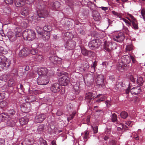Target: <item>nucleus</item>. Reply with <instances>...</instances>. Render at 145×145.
Wrapping results in <instances>:
<instances>
[{"label":"nucleus","mask_w":145,"mask_h":145,"mask_svg":"<svg viewBox=\"0 0 145 145\" xmlns=\"http://www.w3.org/2000/svg\"><path fill=\"white\" fill-rule=\"evenodd\" d=\"M37 52V51L34 49L30 50V53L32 55H35Z\"/></svg>","instance_id":"nucleus-40"},{"label":"nucleus","mask_w":145,"mask_h":145,"mask_svg":"<svg viewBox=\"0 0 145 145\" xmlns=\"http://www.w3.org/2000/svg\"><path fill=\"white\" fill-rule=\"evenodd\" d=\"M40 145H47L46 141L42 138L40 139Z\"/></svg>","instance_id":"nucleus-33"},{"label":"nucleus","mask_w":145,"mask_h":145,"mask_svg":"<svg viewBox=\"0 0 145 145\" xmlns=\"http://www.w3.org/2000/svg\"><path fill=\"white\" fill-rule=\"evenodd\" d=\"M110 79L112 81H114L115 80L114 77L113 76H111L109 77Z\"/></svg>","instance_id":"nucleus-57"},{"label":"nucleus","mask_w":145,"mask_h":145,"mask_svg":"<svg viewBox=\"0 0 145 145\" xmlns=\"http://www.w3.org/2000/svg\"><path fill=\"white\" fill-rule=\"evenodd\" d=\"M14 2L16 5L17 7H21L24 5V3L20 0H16Z\"/></svg>","instance_id":"nucleus-20"},{"label":"nucleus","mask_w":145,"mask_h":145,"mask_svg":"<svg viewBox=\"0 0 145 145\" xmlns=\"http://www.w3.org/2000/svg\"><path fill=\"white\" fill-rule=\"evenodd\" d=\"M44 125H41L38 127L37 129L39 132H41L42 131L44 130Z\"/></svg>","instance_id":"nucleus-31"},{"label":"nucleus","mask_w":145,"mask_h":145,"mask_svg":"<svg viewBox=\"0 0 145 145\" xmlns=\"http://www.w3.org/2000/svg\"><path fill=\"white\" fill-rule=\"evenodd\" d=\"M91 92H89L86 94L85 100L88 103H90L91 100H92L94 98L96 97L95 95V96Z\"/></svg>","instance_id":"nucleus-10"},{"label":"nucleus","mask_w":145,"mask_h":145,"mask_svg":"<svg viewBox=\"0 0 145 145\" xmlns=\"http://www.w3.org/2000/svg\"><path fill=\"white\" fill-rule=\"evenodd\" d=\"M101 9L105 11H106V10L108 9V8L106 7H101Z\"/></svg>","instance_id":"nucleus-61"},{"label":"nucleus","mask_w":145,"mask_h":145,"mask_svg":"<svg viewBox=\"0 0 145 145\" xmlns=\"http://www.w3.org/2000/svg\"><path fill=\"white\" fill-rule=\"evenodd\" d=\"M36 58H38L39 60H42V55L36 56Z\"/></svg>","instance_id":"nucleus-53"},{"label":"nucleus","mask_w":145,"mask_h":145,"mask_svg":"<svg viewBox=\"0 0 145 145\" xmlns=\"http://www.w3.org/2000/svg\"><path fill=\"white\" fill-rule=\"evenodd\" d=\"M124 30L127 33H128L129 31L128 28L127 27H124Z\"/></svg>","instance_id":"nucleus-63"},{"label":"nucleus","mask_w":145,"mask_h":145,"mask_svg":"<svg viewBox=\"0 0 145 145\" xmlns=\"http://www.w3.org/2000/svg\"><path fill=\"white\" fill-rule=\"evenodd\" d=\"M130 79L131 81L133 83H134L135 82V79L132 76H130Z\"/></svg>","instance_id":"nucleus-50"},{"label":"nucleus","mask_w":145,"mask_h":145,"mask_svg":"<svg viewBox=\"0 0 145 145\" xmlns=\"http://www.w3.org/2000/svg\"><path fill=\"white\" fill-rule=\"evenodd\" d=\"M127 15L130 17V18L131 19V22L132 23V27L135 29H138V27L136 19L131 14L128 13H127Z\"/></svg>","instance_id":"nucleus-11"},{"label":"nucleus","mask_w":145,"mask_h":145,"mask_svg":"<svg viewBox=\"0 0 145 145\" xmlns=\"http://www.w3.org/2000/svg\"><path fill=\"white\" fill-rule=\"evenodd\" d=\"M20 145H27L26 144V142L25 141V140L23 141L21 143Z\"/></svg>","instance_id":"nucleus-60"},{"label":"nucleus","mask_w":145,"mask_h":145,"mask_svg":"<svg viewBox=\"0 0 145 145\" xmlns=\"http://www.w3.org/2000/svg\"><path fill=\"white\" fill-rule=\"evenodd\" d=\"M105 103L108 107H109L111 105V102L110 101H106L105 102Z\"/></svg>","instance_id":"nucleus-44"},{"label":"nucleus","mask_w":145,"mask_h":145,"mask_svg":"<svg viewBox=\"0 0 145 145\" xmlns=\"http://www.w3.org/2000/svg\"><path fill=\"white\" fill-rule=\"evenodd\" d=\"M110 120L112 121L113 122L116 121L117 120V115L114 113L112 114L110 116Z\"/></svg>","instance_id":"nucleus-23"},{"label":"nucleus","mask_w":145,"mask_h":145,"mask_svg":"<svg viewBox=\"0 0 145 145\" xmlns=\"http://www.w3.org/2000/svg\"><path fill=\"white\" fill-rule=\"evenodd\" d=\"M5 114H3V113L1 114L0 115V117H1L2 118V119H3L5 118Z\"/></svg>","instance_id":"nucleus-56"},{"label":"nucleus","mask_w":145,"mask_h":145,"mask_svg":"<svg viewBox=\"0 0 145 145\" xmlns=\"http://www.w3.org/2000/svg\"><path fill=\"white\" fill-rule=\"evenodd\" d=\"M99 41V40L97 39L91 40L89 43V47L91 49L97 48L101 44L100 42H98Z\"/></svg>","instance_id":"nucleus-6"},{"label":"nucleus","mask_w":145,"mask_h":145,"mask_svg":"<svg viewBox=\"0 0 145 145\" xmlns=\"http://www.w3.org/2000/svg\"><path fill=\"white\" fill-rule=\"evenodd\" d=\"M29 53V51L27 48H24L20 51L19 53V56L23 57L27 56Z\"/></svg>","instance_id":"nucleus-14"},{"label":"nucleus","mask_w":145,"mask_h":145,"mask_svg":"<svg viewBox=\"0 0 145 145\" xmlns=\"http://www.w3.org/2000/svg\"><path fill=\"white\" fill-rule=\"evenodd\" d=\"M127 64H118L117 66V69L121 72H123L127 70Z\"/></svg>","instance_id":"nucleus-16"},{"label":"nucleus","mask_w":145,"mask_h":145,"mask_svg":"<svg viewBox=\"0 0 145 145\" xmlns=\"http://www.w3.org/2000/svg\"><path fill=\"white\" fill-rule=\"evenodd\" d=\"M132 122L131 121H127L126 122V123L128 125H130L132 123Z\"/></svg>","instance_id":"nucleus-59"},{"label":"nucleus","mask_w":145,"mask_h":145,"mask_svg":"<svg viewBox=\"0 0 145 145\" xmlns=\"http://www.w3.org/2000/svg\"><path fill=\"white\" fill-rule=\"evenodd\" d=\"M133 46L131 45H129L127 46L126 50L127 51H131L133 49Z\"/></svg>","instance_id":"nucleus-36"},{"label":"nucleus","mask_w":145,"mask_h":145,"mask_svg":"<svg viewBox=\"0 0 145 145\" xmlns=\"http://www.w3.org/2000/svg\"><path fill=\"white\" fill-rule=\"evenodd\" d=\"M96 82L97 84L99 86L102 88L105 87V84L104 82V76L102 74H97L96 75Z\"/></svg>","instance_id":"nucleus-3"},{"label":"nucleus","mask_w":145,"mask_h":145,"mask_svg":"<svg viewBox=\"0 0 145 145\" xmlns=\"http://www.w3.org/2000/svg\"><path fill=\"white\" fill-rule=\"evenodd\" d=\"M105 98L104 97H101L98 100L96 101V102H100L101 101H103L104 100Z\"/></svg>","instance_id":"nucleus-51"},{"label":"nucleus","mask_w":145,"mask_h":145,"mask_svg":"<svg viewBox=\"0 0 145 145\" xmlns=\"http://www.w3.org/2000/svg\"><path fill=\"white\" fill-rule=\"evenodd\" d=\"M63 114L62 110L60 109L58 110L56 113V114L58 116H61Z\"/></svg>","instance_id":"nucleus-39"},{"label":"nucleus","mask_w":145,"mask_h":145,"mask_svg":"<svg viewBox=\"0 0 145 145\" xmlns=\"http://www.w3.org/2000/svg\"><path fill=\"white\" fill-rule=\"evenodd\" d=\"M15 113V111L13 110H11L8 111V114L12 115H14Z\"/></svg>","instance_id":"nucleus-46"},{"label":"nucleus","mask_w":145,"mask_h":145,"mask_svg":"<svg viewBox=\"0 0 145 145\" xmlns=\"http://www.w3.org/2000/svg\"><path fill=\"white\" fill-rule=\"evenodd\" d=\"M52 145H56V142L54 140H53L52 142Z\"/></svg>","instance_id":"nucleus-64"},{"label":"nucleus","mask_w":145,"mask_h":145,"mask_svg":"<svg viewBox=\"0 0 145 145\" xmlns=\"http://www.w3.org/2000/svg\"><path fill=\"white\" fill-rule=\"evenodd\" d=\"M24 140L27 145H31L34 143V140L33 138L26 139Z\"/></svg>","instance_id":"nucleus-21"},{"label":"nucleus","mask_w":145,"mask_h":145,"mask_svg":"<svg viewBox=\"0 0 145 145\" xmlns=\"http://www.w3.org/2000/svg\"><path fill=\"white\" fill-rule=\"evenodd\" d=\"M21 14L25 16L28 14V12L25 8H23L22 10Z\"/></svg>","instance_id":"nucleus-35"},{"label":"nucleus","mask_w":145,"mask_h":145,"mask_svg":"<svg viewBox=\"0 0 145 145\" xmlns=\"http://www.w3.org/2000/svg\"><path fill=\"white\" fill-rule=\"evenodd\" d=\"M22 36L25 40H32L35 38V35L34 31L31 29H27L24 31Z\"/></svg>","instance_id":"nucleus-1"},{"label":"nucleus","mask_w":145,"mask_h":145,"mask_svg":"<svg viewBox=\"0 0 145 145\" xmlns=\"http://www.w3.org/2000/svg\"><path fill=\"white\" fill-rule=\"evenodd\" d=\"M47 69L45 67H42L38 70V73L39 76L46 75L48 72Z\"/></svg>","instance_id":"nucleus-15"},{"label":"nucleus","mask_w":145,"mask_h":145,"mask_svg":"<svg viewBox=\"0 0 145 145\" xmlns=\"http://www.w3.org/2000/svg\"><path fill=\"white\" fill-rule=\"evenodd\" d=\"M49 82V80L46 76H43L40 78L39 76L37 79V82L39 85H45L47 84Z\"/></svg>","instance_id":"nucleus-4"},{"label":"nucleus","mask_w":145,"mask_h":145,"mask_svg":"<svg viewBox=\"0 0 145 145\" xmlns=\"http://www.w3.org/2000/svg\"><path fill=\"white\" fill-rule=\"evenodd\" d=\"M46 118V116L44 114H37L35 117L34 122L36 123H41Z\"/></svg>","instance_id":"nucleus-7"},{"label":"nucleus","mask_w":145,"mask_h":145,"mask_svg":"<svg viewBox=\"0 0 145 145\" xmlns=\"http://www.w3.org/2000/svg\"><path fill=\"white\" fill-rule=\"evenodd\" d=\"M115 142L114 140H111L108 143V145H115Z\"/></svg>","instance_id":"nucleus-48"},{"label":"nucleus","mask_w":145,"mask_h":145,"mask_svg":"<svg viewBox=\"0 0 145 145\" xmlns=\"http://www.w3.org/2000/svg\"><path fill=\"white\" fill-rule=\"evenodd\" d=\"M141 91V88L140 86H137L133 87L131 88L130 91L132 95H135L139 94Z\"/></svg>","instance_id":"nucleus-12"},{"label":"nucleus","mask_w":145,"mask_h":145,"mask_svg":"<svg viewBox=\"0 0 145 145\" xmlns=\"http://www.w3.org/2000/svg\"><path fill=\"white\" fill-rule=\"evenodd\" d=\"M16 36L14 35H8V38L11 41H13L15 40L16 39Z\"/></svg>","instance_id":"nucleus-26"},{"label":"nucleus","mask_w":145,"mask_h":145,"mask_svg":"<svg viewBox=\"0 0 145 145\" xmlns=\"http://www.w3.org/2000/svg\"><path fill=\"white\" fill-rule=\"evenodd\" d=\"M97 65V64H92L91 65V70L92 72H94L95 71V68Z\"/></svg>","instance_id":"nucleus-42"},{"label":"nucleus","mask_w":145,"mask_h":145,"mask_svg":"<svg viewBox=\"0 0 145 145\" xmlns=\"http://www.w3.org/2000/svg\"><path fill=\"white\" fill-rule=\"evenodd\" d=\"M93 129V132L94 133H97L98 132V127L96 126L93 127L92 126Z\"/></svg>","instance_id":"nucleus-41"},{"label":"nucleus","mask_w":145,"mask_h":145,"mask_svg":"<svg viewBox=\"0 0 145 145\" xmlns=\"http://www.w3.org/2000/svg\"><path fill=\"white\" fill-rule=\"evenodd\" d=\"M122 58V59H126V60H124V61H122V63H130L129 62L127 61L128 60V59H130V58L128 56L125 55L123 56Z\"/></svg>","instance_id":"nucleus-27"},{"label":"nucleus","mask_w":145,"mask_h":145,"mask_svg":"<svg viewBox=\"0 0 145 145\" xmlns=\"http://www.w3.org/2000/svg\"><path fill=\"white\" fill-rule=\"evenodd\" d=\"M144 82L143 78L141 77L138 78L137 80V83L139 85L142 86Z\"/></svg>","instance_id":"nucleus-24"},{"label":"nucleus","mask_w":145,"mask_h":145,"mask_svg":"<svg viewBox=\"0 0 145 145\" xmlns=\"http://www.w3.org/2000/svg\"><path fill=\"white\" fill-rule=\"evenodd\" d=\"M28 121V118L25 117H22L19 120L20 123L21 125L26 124L27 123Z\"/></svg>","instance_id":"nucleus-17"},{"label":"nucleus","mask_w":145,"mask_h":145,"mask_svg":"<svg viewBox=\"0 0 145 145\" xmlns=\"http://www.w3.org/2000/svg\"><path fill=\"white\" fill-rule=\"evenodd\" d=\"M17 32L15 34V36L16 37H18L21 36L22 35V31H21V30L17 28Z\"/></svg>","instance_id":"nucleus-30"},{"label":"nucleus","mask_w":145,"mask_h":145,"mask_svg":"<svg viewBox=\"0 0 145 145\" xmlns=\"http://www.w3.org/2000/svg\"><path fill=\"white\" fill-rule=\"evenodd\" d=\"M72 105L71 103L68 104L67 106V109L68 110H69L72 108Z\"/></svg>","instance_id":"nucleus-43"},{"label":"nucleus","mask_w":145,"mask_h":145,"mask_svg":"<svg viewBox=\"0 0 145 145\" xmlns=\"http://www.w3.org/2000/svg\"><path fill=\"white\" fill-rule=\"evenodd\" d=\"M112 44L111 43L106 42L105 44L104 49L108 51H110L112 49Z\"/></svg>","instance_id":"nucleus-18"},{"label":"nucleus","mask_w":145,"mask_h":145,"mask_svg":"<svg viewBox=\"0 0 145 145\" xmlns=\"http://www.w3.org/2000/svg\"><path fill=\"white\" fill-rule=\"evenodd\" d=\"M84 133V138L87 139L89 138V133L88 131H85Z\"/></svg>","instance_id":"nucleus-38"},{"label":"nucleus","mask_w":145,"mask_h":145,"mask_svg":"<svg viewBox=\"0 0 145 145\" xmlns=\"http://www.w3.org/2000/svg\"><path fill=\"white\" fill-rule=\"evenodd\" d=\"M81 53L84 56H86L88 55L89 52L88 51L84 48H81Z\"/></svg>","instance_id":"nucleus-28"},{"label":"nucleus","mask_w":145,"mask_h":145,"mask_svg":"<svg viewBox=\"0 0 145 145\" xmlns=\"http://www.w3.org/2000/svg\"><path fill=\"white\" fill-rule=\"evenodd\" d=\"M5 140L3 139L0 138V145H4Z\"/></svg>","instance_id":"nucleus-49"},{"label":"nucleus","mask_w":145,"mask_h":145,"mask_svg":"<svg viewBox=\"0 0 145 145\" xmlns=\"http://www.w3.org/2000/svg\"><path fill=\"white\" fill-rule=\"evenodd\" d=\"M60 86L59 84L57 83L52 85L51 87V90L53 92L56 93L59 92L60 90Z\"/></svg>","instance_id":"nucleus-13"},{"label":"nucleus","mask_w":145,"mask_h":145,"mask_svg":"<svg viewBox=\"0 0 145 145\" xmlns=\"http://www.w3.org/2000/svg\"><path fill=\"white\" fill-rule=\"evenodd\" d=\"M141 16V18H142L144 20H145V9L143 8L140 11Z\"/></svg>","instance_id":"nucleus-29"},{"label":"nucleus","mask_w":145,"mask_h":145,"mask_svg":"<svg viewBox=\"0 0 145 145\" xmlns=\"http://www.w3.org/2000/svg\"><path fill=\"white\" fill-rule=\"evenodd\" d=\"M131 58L132 60L133 63H135L136 62L135 59L132 56H131Z\"/></svg>","instance_id":"nucleus-58"},{"label":"nucleus","mask_w":145,"mask_h":145,"mask_svg":"<svg viewBox=\"0 0 145 145\" xmlns=\"http://www.w3.org/2000/svg\"><path fill=\"white\" fill-rule=\"evenodd\" d=\"M60 5V3L58 1H56L51 4V6L53 9H56L59 8Z\"/></svg>","instance_id":"nucleus-19"},{"label":"nucleus","mask_w":145,"mask_h":145,"mask_svg":"<svg viewBox=\"0 0 145 145\" xmlns=\"http://www.w3.org/2000/svg\"><path fill=\"white\" fill-rule=\"evenodd\" d=\"M48 27L46 25L44 26L43 27V30L40 28L37 29L38 34L40 35L39 36L42 37L44 39V38L48 39L50 36V33Z\"/></svg>","instance_id":"nucleus-2"},{"label":"nucleus","mask_w":145,"mask_h":145,"mask_svg":"<svg viewBox=\"0 0 145 145\" xmlns=\"http://www.w3.org/2000/svg\"><path fill=\"white\" fill-rule=\"evenodd\" d=\"M59 83L62 86L67 85L70 82V78L67 76L65 75L59 79Z\"/></svg>","instance_id":"nucleus-5"},{"label":"nucleus","mask_w":145,"mask_h":145,"mask_svg":"<svg viewBox=\"0 0 145 145\" xmlns=\"http://www.w3.org/2000/svg\"><path fill=\"white\" fill-rule=\"evenodd\" d=\"M112 13L113 14L115 15L116 16H117L119 14L115 11H112Z\"/></svg>","instance_id":"nucleus-62"},{"label":"nucleus","mask_w":145,"mask_h":145,"mask_svg":"<svg viewBox=\"0 0 145 145\" xmlns=\"http://www.w3.org/2000/svg\"><path fill=\"white\" fill-rule=\"evenodd\" d=\"M124 39V36L123 33L120 32L116 34L114 36L113 39L115 41L120 42L123 41Z\"/></svg>","instance_id":"nucleus-8"},{"label":"nucleus","mask_w":145,"mask_h":145,"mask_svg":"<svg viewBox=\"0 0 145 145\" xmlns=\"http://www.w3.org/2000/svg\"><path fill=\"white\" fill-rule=\"evenodd\" d=\"M57 76H59L64 75V72H63L60 71L57 72Z\"/></svg>","instance_id":"nucleus-47"},{"label":"nucleus","mask_w":145,"mask_h":145,"mask_svg":"<svg viewBox=\"0 0 145 145\" xmlns=\"http://www.w3.org/2000/svg\"><path fill=\"white\" fill-rule=\"evenodd\" d=\"M122 20H123V21L125 23L127 24V25L128 26H131V22H129L128 20L125 19L124 18H122Z\"/></svg>","instance_id":"nucleus-34"},{"label":"nucleus","mask_w":145,"mask_h":145,"mask_svg":"<svg viewBox=\"0 0 145 145\" xmlns=\"http://www.w3.org/2000/svg\"><path fill=\"white\" fill-rule=\"evenodd\" d=\"M43 46V44L42 43H38L37 44V47L40 48L42 47Z\"/></svg>","instance_id":"nucleus-52"},{"label":"nucleus","mask_w":145,"mask_h":145,"mask_svg":"<svg viewBox=\"0 0 145 145\" xmlns=\"http://www.w3.org/2000/svg\"><path fill=\"white\" fill-rule=\"evenodd\" d=\"M76 114V112H73L72 114L70 115L69 117L67 118V120L68 121L72 119L74 117L75 114Z\"/></svg>","instance_id":"nucleus-32"},{"label":"nucleus","mask_w":145,"mask_h":145,"mask_svg":"<svg viewBox=\"0 0 145 145\" xmlns=\"http://www.w3.org/2000/svg\"><path fill=\"white\" fill-rule=\"evenodd\" d=\"M25 106H24L21 107V109L22 111L24 112H29V110H27V109H25Z\"/></svg>","instance_id":"nucleus-37"},{"label":"nucleus","mask_w":145,"mask_h":145,"mask_svg":"<svg viewBox=\"0 0 145 145\" xmlns=\"http://www.w3.org/2000/svg\"><path fill=\"white\" fill-rule=\"evenodd\" d=\"M49 57L50 60L52 61V63H53L55 62L56 60L57 61L61 60V59L59 58H58L59 60H58V58L54 56H49Z\"/></svg>","instance_id":"nucleus-22"},{"label":"nucleus","mask_w":145,"mask_h":145,"mask_svg":"<svg viewBox=\"0 0 145 145\" xmlns=\"http://www.w3.org/2000/svg\"><path fill=\"white\" fill-rule=\"evenodd\" d=\"M8 83L10 84V85H12L14 84V82L12 79L10 80L8 82Z\"/></svg>","instance_id":"nucleus-54"},{"label":"nucleus","mask_w":145,"mask_h":145,"mask_svg":"<svg viewBox=\"0 0 145 145\" xmlns=\"http://www.w3.org/2000/svg\"><path fill=\"white\" fill-rule=\"evenodd\" d=\"M7 58L6 57H3V59L1 61V62L0 63H6L7 60Z\"/></svg>","instance_id":"nucleus-45"},{"label":"nucleus","mask_w":145,"mask_h":145,"mask_svg":"<svg viewBox=\"0 0 145 145\" xmlns=\"http://www.w3.org/2000/svg\"><path fill=\"white\" fill-rule=\"evenodd\" d=\"M131 87L129 86L128 88L126 90L125 92L127 94H128L129 93L130 91Z\"/></svg>","instance_id":"nucleus-55"},{"label":"nucleus","mask_w":145,"mask_h":145,"mask_svg":"<svg viewBox=\"0 0 145 145\" xmlns=\"http://www.w3.org/2000/svg\"><path fill=\"white\" fill-rule=\"evenodd\" d=\"M127 113L125 111H123L120 114V116L121 118L123 119L126 118L128 116Z\"/></svg>","instance_id":"nucleus-25"},{"label":"nucleus","mask_w":145,"mask_h":145,"mask_svg":"<svg viewBox=\"0 0 145 145\" xmlns=\"http://www.w3.org/2000/svg\"><path fill=\"white\" fill-rule=\"evenodd\" d=\"M76 45V42L73 40H70L67 42L65 46V48L68 50L73 49Z\"/></svg>","instance_id":"nucleus-9"}]
</instances>
